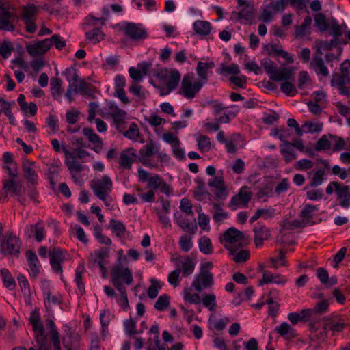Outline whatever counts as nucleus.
Returning <instances> with one entry per match:
<instances>
[{
    "label": "nucleus",
    "mask_w": 350,
    "mask_h": 350,
    "mask_svg": "<svg viewBox=\"0 0 350 350\" xmlns=\"http://www.w3.org/2000/svg\"><path fill=\"white\" fill-rule=\"evenodd\" d=\"M44 306L48 312L51 310L53 306L59 305L62 303V297L60 294L53 295L49 290L43 292Z\"/></svg>",
    "instance_id": "c756f323"
},
{
    "label": "nucleus",
    "mask_w": 350,
    "mask_h": 350,
    "mask_svg": "<svg viewBox=\"0 0 350 350\" xmlns=\"http://www.w3.org/2000/svg\"><path fill=\"white\" fill-rule=\"evenodd\" d=\"M62 81L60 79L57 77H53L51 80L50 85H51V92L53 98L57 100L60 101L62 94Z\"/></svg>",
    "instance_id": "a19ab883"
},
{
    "label": "nucleus",
    "mask_w": 350,
    "mask_h": 350,
    "mask_svg": "<svg viewBox=\"0 0 350 350\" xmlns=\"http://www.w3.org/2000/svg\"><path fill=\"white\" fill-rule=\"evenodd\" d=\"M224 247L228 250L231 255L234 256L233 260L237 263H241L247 261L250 258V252L246 250H242L237 252V248L233 245H227L224 244Z\"/></svg>",
    "instance_id": "473e14b6"
},
{
    "label": "nucleus",
    "mask_w": 350,
    "mask_h": 350,
    "mask_svg": "<svg viewBox=\"0 0 350 350\" xmlns=\"http://www.w3.org/2000/svg\"><path fill=\"white\" fill-rule=\"evenodd\" d=\"M198 148L202 152H208L211 148L210 138L206 135H200L197 138Z\"/></svg>",
    "instance_id": "864d4df0"
},
{
    "label": "nucleus",
    "mask_w": 350,
    "mask_h": 350,
    "mask_svg": "<svg viewBox=\"0 0 350 350\" xmlns=\"http://www.w3.org/2000/svg\"><path fill=\"white\" fill-rule=\"evenodd\" d=\"M314 21L316 26L320 29L321 31H327L328 28L327 23L325 18V16L323 14L319 13L317 14L314 17Z\"/></svg>",
    "instance_id": "774afa93"
},
{
    "label": "nucleus",
    "mask_w": 350,
    "mask_h": 350,
    "mask_svg": "<svg viewBox=\"0 0 350 350\" xmlns=\"http://www.w3.org/2000/svg\"><path fill=\"white\" fill-rule=\"evenodd\" d=\"M254 242L257 247H261L263 242L267 240L271 235L270 230L265 225L257 223L254 228Z\"/></svg>",
    "instance_id": "b1692460"
},
{
    "label": "nucleus",
    "mask_w": 350,
    "mask_h": 350,
    "mask_svg": "<svg viewBox=\"0 0 350 350\" xmlns=\"http://www.w3.org/2000/svg\"><path fill=\"white\" fill-rule=\"evenodd\" d=\"M46 325L49 329V334L51 336V342L53 345V350H61L59 334L56 328L55 324L52 319H46Z\"/></svg>",
    "instance_id": "f704fd0d"
},
{
    "label": "nucleus",
    "mask_w": 350,
    "mask_h": 350,
    "mask_svg": "<svg viewBox=\"0 0 350 350\" xmlns=\"http://www.w3.org/2000/svg\"><path fill=\"white\" fill-rule=\"evenodd\" d=\"M10 179L3 180V187L0 191V194L3 198H7V194L11 193L16 196H20L22 183L21 181L16 180V178L10 177Z\"/></svg>",
    "instance_id": "6ab92c4d"
},
{
    "label": "nucleus",
    "mask_w": 350,
    "mask_h": 350,
    "mask_svg": "<svg viewBox=\"0 0 350 350\" xmlns=\"http://www.w3.org/2000/svg\"><path fill=\"white\" fill-rule=\"evenodd\" d=\"M214 66V64L213 62L207 63L203 62H199L197 64L196 67V72L198 77L200 78L198 80L199 82H201L204 85L206 84L208 82V70L210 68H212Z\"/></svg>",
    "instance_id": "c9c22d12"
},
{
    "label": "nucleus",
    "mask_w": 350,
    "mask_h": 350,
    "mask_svg": "<svg viewBox=\"0 0 350 350\" xmlns=\"http://www.w3.org/2000/svg\"><path fill=\"white\" fill-rule=\"evenodd\" d=\"M181 78V75L177 70H172L166 81V91L161 93V95H165L174 90L178 85Z\"/></svg>",
    "instance_id": "c85d7f7f"
},
{
    "label": "nucleus",
    "mask_w": 350,
    "mask_h": 350,
    "mask_svg": "<svg viewBox=\"0 0 350 350\" xmlns=\"http://www.w3.org/2000/svg\"><path fill=\"white\" fill-rule=\"evenodd\" d=\"M90 187L94 195L103 201L106 206H109L106 200L113 187V183L111 178L108 176L104 175L100 180H93L91 182Z\"/></svg>",
    "instance_id": "20e7f679"
},
{
    "label": "nucleus",
    "mask_w": 350,
    "mask_h": 350,
    "mask_svg": "<svg viewBox=\"0 0 350 350\" xmlns=\"http://www.w3.org/2000/svg\"><path fill=\"white\" fill-rule=\"evenodd\" d=\"M325 171L323 169H319L314 173V176L310 182L311 187H318L321 185L324 181Z\"/></svg>",
    "instance_id": "680f3d73"
},
{
    "label": "nucleus",
    "mask_w": 350,
    "mask_h": 350,
    "mask_svg": "<svg viewBox=\"0 0 350 350\" xmlns=\"http://www.w3.org/2000/svg\"><path fill=\"white\" fill-rule=\"evenodd\" d=\"M34 165L33 162L25 160L23 162V170L24 172V178L27 180L28 183L34 185L37 183L38 176L35 172L32 166Z\"/></svg>",
    "instance_id": "2f4dec72"
},
{
    "label": "nucleus",
    "mask_w": 350,
    "mask_h": 350,
    "mask_svg": "<svg viewBox=\"0 0 350 350\" xmlns=\"http://www.w3.org/2000/svg\"><path fill=\"white\" fill-rule=\"evenodd\" d=\"M267 52L269 55L282 56L287 60L288 63L293 62V58L289 56L288 53L281 48H278L275 45L267 46Z\"/></svg>",
    "instance_id": "a18cd8bd"
},
{
    "label": "nucleus",
    "mask_w": 350,
    "mask_h": 350,
    "mask_svg": "<svg viewBox=\"0 0 350 350\" xmlns=\"http://www.w3.org/2000/svg\"><path fill=\"white\" fill-rule=\"evenodd\" d=\"M204 85L196 80L193 75H184L179 94L187 99L191 100L200 92Z\"/></svg>",
    "instance_id": "7ed1b4c3"
},
{
    "label": "nucleus",
    "mask_w": 350,
    "mask_h": 350,
    "mask_svg": "<svg viewBox=\"0 0 350 350\" xmlns=\"http://www.w3.org/2000/svg\"><path fill=\"white\" fill-rule=\"evenodd\" d=\"M79 335L77 333H69L63 339V345L68 350H77L79 345Z\"/></svg>",
    "instance_id": "4c0bfd02"
},
{
    "label": "nucleus",
    "mask_w": 350,
    "mask_h": 350,
    "mask_svg": "<svg viewBox=\"0 0 350 350\" xmlns=\"http://www.w3.org/2000/svg\"><path fill=\"white\" fill-rule=\"evenodd\" d=\"M275 332L286 340H291L297 336L295 329L286 322H282L280 325L275 327Z\"/></svg>",
    "instance_id": "72a5a7b5"
},
{
    "label": "nucleus",
    "mask_w": 350,
    "mask_h": 350,
    "mask_svg": "<svg viewBox=\"0 0 350 350\" xmlns=\"http://www.w3.org/2000/svg\"><path fill=\"white\" fill-rule=\"evenodd\" d=\"M64 75L69 83L65 96L71 103L73 100L72 94L81 93L83 95H92L91 85L81 79L77 75V69L73 67L67 68Z\"/></svg>",
    "instance_id": "f257e3e1"
},
{
    "label": "nucleus",
    "mask_w": 350,
    "mask_h": 350,
    "mask_svg": "<svg viewBox=\"0 0 350 350\" xmlns=\"http://www.w3.org/2000/svg\"><path fill=\"white\" fill-rule=\"evenodd\" d=\"M183 276L187 277L194 271L196 262L192 258L187 256L184 260L180 261Z\"/></svg>",
    "instance_id": "c03bdc74"
},
{
    "label": "nucleus",
    "mask_w": 350,
    "mask_h": 350,
    "mask_svg": "<svg viewBox=\"0 0 350 350\" xmlns=\"http://www.w3.org/2000/svg\"><path fill=\"white\" fill-rule=\"evenodd\" d=\"M83 133L85 136H86L89 141L92 142L94 145L100 149L103 147V142L100 137L94 133V130L91 128H84L83 129Z\"/></svg>",
    "instance_id": "49530a36"
},
{
    "label": "nucleus",
    "mask_w": 350,
    "mask_h": 350,
    "mask_svg": "<svg viewBox=\"0 0 350 350\" xmlns=\"http://www.w3.org/2000/svg\"><path fill=\"white\" fill-rule=\"evenodd\" d=\"M208 185L211 188H215L214 194L216 200L224 201L226 199L229 192L225 185L222 174L209 179Z\"/></svg>",
    "instance_id": "1a4fd4ad"
},
{
    "label": "nucleus",
    "mask_w": 350,
    "mask_h": 350,
    "mask_svg": "<svg viewBox=\"0 0 350 350\" xmlns=\"http://www.w3.org/2000/svg\"><path fill=\"white\" fill-rule=\"evenodd\" d=\"M337 198L340 200V206L345 208H349L350 206V187L343 185L340 190H337Z\"/></svg>",
    "instance_id": "ea45409f"
},
{
    "label": "nucleus",
    "mask_w": 350,
    "mask_h": 350,
    "mask_svg": "<svg viewBox=\"0 0 350 350\" xmlns=\"http://www.w3.org/2000/svg\"><path fill=\"white\" fill-rule=\"evenodd\" d=\"M17 19L14 9L0 5V30L14 31Z\"/></svg>",
    "instance_id": "6e6552de"
},
{
    "label": "nucleus",
    "mask_w": 350,
    "mask_h": 350,
    "mask_svg": "<svg viewBox=\"0 0 350 350\" xmlns=\"http://www.w3.org/2000/svg\"><path fill=\"white\" fill-rule=\"evenodd\" d=\"M3 162L4 163H10L9 166H4V169L7 170L9 176L18 178V166L14 160L13 154L10 152H5L3 154Z\"/></svg>",
    "instance_id": "cd10ccee"
},
{
    "label": "nucleus",
    "mask_w": 350,
    "mask_h": 350,
    "mask_svg": "<svg viewBox=\"0 0 350 350\" xmlns=\"http://www.w3.org/2000/svg\"><path fill=\"white\" fill-rule=\"evenodd\" d=\"M51 46L52 42L51 39L46 38L35 44L27 45L26 49L30 55L36 57L46 53Z\"/></svg>",
    "instance_id": "aec40b11"
},
{
    "label": "nucleus",
    "mask_w": 350,
    "mask_h": 350,
    "mask_svg": "<svg viewBox=\"0 0 350 350\" xmlns=\"http://www.w3.org/2000/svg\"><path fill=\"white\" fill-rule=\"evenodd\" d=\"M124 327L126 334L129 336H133L142 332V330L137 331L136 329V321L131 318L124 321Z\"/></svg>",
    "instance_id": "5fc2aeb1"
},
{
    "label": "nucleus",
    "mask_w": 350,
    "mask_h": 350,
    "mask_svg": "<svg viewBox=\"0 0 350 350\" xmlns=\"http://www.w3.org/2000/svg\"><path fill=\"white\" fill-rule=\"evenodd\" d=\"M291 81H286L280 85L281 90L287 96H294L297 92L296 87Z\"/></svg>",
    "instance_id": "0e129e2a"
},
{
    "label": "nucleus",
    "mask_w": 350,
    "mask_h": 350,
    "mask_svg": "<svg viewBox=\"0 0 350 350\" xmlns=\"http://www.w3.org/2000/svg\"><path fill=\"white\" fill-rule=\"evenodd\" d=\"M62 152L65 156V165L70 170H83V166L77 161V159H84L90 156V153L84 148H75L72 151L66 147H62Z\"/></svg>",
    "instance_id": "39448f33"
},
{
    "label": "nucleus",
    "mask_w": 350,
    "mask_h": 350,
    "mask_svg": "<svg viewBox=\"0 0 350 350\" xmlns=\"http://www.w3.org/2000/svg\"><path fill=\"white\" fill-rule=\"evenodd\" d=\"M34 238L38 242H41L46 237V231L43 221L42 220H39L36 224H34Z\"/></svg>",
    "instance_id": "4d7b16f0"
},
{
    "label": "nucleus",
    "mask_w": 350,
    "mask_h": 350,
    "mask_svg": "<svg viewBox=\"0 0 350 350\" xmlns=\"http://www.w3.org/2000/svg\"><path fill=\"white\" fill-rule=\"evenodd\" d=\"M262 271V278L259 282V285L262 286L265 284L274 283L277 284H285L287 282V279L282 275L275 273L273 274L271 271L267 270Z\"/></svg>",
    "instance_id": "a878e982"
},
{
    "label": "nucleus",
    "mask_w": 350,
    "mask_h": 350,
    "mask_svg": "<svg viewBox=\"0 0 350 350\" xmlns=\"http://www.w3.org/2000/svg\"><path fill=\"white\" fill-rule=\"evenodd\" d=\"M306 222L305 221H301L298 219H295L293 221H290L286 219L284 221L282 224L283 229L293 230L298 228H304L306 226Z\"/></svg>",
    "instance_id": "6e6d98bb"
},
{
    "label": "nucleus",
    "mask_w": 350,
    "mask_h": 350,
    "mask_svg": "<svg viewBox=\"0 0 350 350\" xmlns=\"http://www.w3.org/2000/svg\"><path fill=\"white\" fill-rule=\"evenodd\" d=\"M21 241L12 232L7 235L0 242V252L4 256L12 255L18 256L20 254Z\"/></svg>",
    "instance_id": "0eeeda50"
},
{
    "label": "nucleus",
    "mask_w": 350,
    "mask_h": 350,
    "mask_svg": "<svg viewBox=\"0 0 350 350\" xmlns=\"http://www.w3.org/2000/svg\"><path fill=\"white\" fill-rule=\"evenodd\" d=\"M202 301V304L210 311L213 312L215 310L216 296L214 294L206 295L203 297Z\"/></svg>",
    "instance_id": "052dcab7"
},
{
    "label": "nucleus",
    "mask_w": 350,
    "mask_h": 350,
    "mask_svg": "<svg viewBox=\"0 0 350 350\" xmlns=\"http://www.w3.org/2000/svg\"><path fill=\"white\" fill-rule=\"evenodd\" d=\"M26 258L29 265V272L31 276L36 278L40 272V265L38 258L35 252L32 250L26 252Z\"/></svg>",
    "instance_id": "bb28decb"
},
{
    "label": "nucleus",
    "mask_w": 350,
    "mask_h": 350,
    "mask_svg": "<svg viewBox=\"0 0 350 350\" xmlns=\"http://www.w3.org/2000/svg\"><path fill=\"white\" fill-rule=\"evenodd\" d=\"M280 147V152L286 163H290L297 158L296 154L293 148L290 146L289 142H284V143L281 144Z\"/></svg>",
    "instance_id": "79ce46f5"
},
{
    "label": "nucleus",
    "mask_w": 350,
    "mask_h": 350,
    "mask_svg": "<svg viewBox=\"0 0 350 350\" xmlns=\"http://www.w3.org/2000/svg\"><path fill=\"white\" fill-rule=\"evenodd\" d=\"M322 55L321 49H317L313 54L310 65L319 77H327L329 76V72L325 64Z\"/></svg>",
    "instance_id": "dca6fc26"
},
{
    "label": "nucleus",
    "mask_w": 350,
    "mask_h": 350,
    "mask_svg": "<svg viewBox=\"0 0 350 350\" xmlns=\"http://www.w3.org/2000/svg\"><path fill=\"white\" fill-rule=\"evenodd\" d=\"M140 135L137 125L133 122L130 124L129 129L124 132V135L131 139L137 140Z\"/></svg>",
    "instance_id": "69168bd1"
},
{
    "label": "nucleus",
    "mask_w": 350,
    "mask_h": 350,
    "mask_svg": "<svg viewBox=\"0 0 350 350\" xmlns=\"http://www.w3.org/2000/svg\"><path fill=\"white\" fill-rule=\"evenodd\" d=\"M119 263L114 265L111 269V282L118 290L126 289L124 283L130 285L133 282L132 273L128 267H124L120 259H118Z\"/></svg>",
    "instance_id": "f03ea898"
},
{
    "label": "nucleus",
    "mask_w": 350,
    "mask_h": 350,
    "mask_svg": "<svg viewBox=\"0 0 350 350\" xmlns=\"http://www.w3.org/2000/svg\"><path fill=\"white\" fill-rule=\"evenodd\" d=\"M254 10L253 6L247 5L239 12L233 11L231 13V19L250 25L254 20Z\"/></svg>",
    "instance_id": "a211bd4d"
},
{
    "label": "nucleus",
    "mask_w": 350,
    "mask_h": 350,
    "mask_svg": "<svg viewBox=\"0 0 350 350\" xmlns=\"http://www.w3.org/2000/svg\"><path fill=\"white\" fill-rule=\"evenodd\" d=\"M50 264L52 269L57 273H62V264L66 258L67 252L59 247H55L49 254Z\"/></svg>",
    "instance_id": "4468645a"
},
{
    "label": "nucleus",
    "mask_w": 350,
    "mask_h": 350,
    "mask_svg": "<svg viewBox=\"0 0 350 350\" xmlns=\"http://www.w3.org/2000/svg\"><path fill=\"white\" fill-rule=\"evenodd\" d=\"M193 29L197 34L206 36L211 31V25L208 21L198 20L193 23Z\"/></svg>",
    "instance_id": "58836bf2"
},
{
    "label": "nucleus",
    "mask_w": 350,
    "mask_h": 350,
    "mask_svg": "<svg viewBox=\"0 0 350 350\" xmlns=\"http://www.w3.org/2000/svg\"><path fill=\"white\" fill-rule=\"evenodd\" d=\"M332 142H330L325 135L321 137L317 142L315 149L317 151L325 150L330 149Z\"/></svg>",
    "instance_id": "338daca9"
},
{
    "label": "nucleus",
    "mask_w": 350,
    "mask_h": 350,
    "mask_svg": "<svg viewBox=\"0 0 350 350\" xmlns=\"http://www.w3.org/2000/svg\"><path fill=\"white\" fill-rule=\"evenodd\" d=\"M174 217L176 224L184 231L192 234L196 232L197 229V224L195 219H193L192 221H189L187 218L183 217V215L179 212L175 213Z\"/></svg>",
    "instance_id": "393cba45"
},
{
    "label": "nucleus",
    "mask_w": 350,
    "mask_h": 350,
    "mask_svg": "<svg viewBox=\"0 0 350 350\" xmlns=\"http://www.w3.org/2000/svg\"><path fill=\"white\" fill-rule=\"evenodd\" d=\"M154 144L152 141L148 142L142 148L139 150L137 162L141 163L143 165L154 168L157 167L156 163H153L150 160V157L156 154Z\"/></svg>",
    "instance_id": "9d476101"
},
{
    "label": "nucleus",
    "mask_w": 350,
    "mask_h": 350,
    "mask_svg": "<svg viewBox=\"0 0 350 350\" xmlns=\"http://www.w3.org/2000/svg\"><path fill=\"white\" fill-rule=\"evenodd\" d=\"M38 13V9L34 4H29L21 8L20 18L25 25V31L33 33L37 30L36 21Z\"/></svg>",
    "instance_id": "423d86ee"
},
{
    "label": "nucleus",
    "mask_w": 350,
    "mask_h": 350,
    "mask_svg": "<svg viewBox=\"0 0 350 350\" xmlns=\"http://www.w3.org/2000/svg\"><path fill=\"white\" fill-rule=\"evenodd\" d=\"M252 198V193L245 189L241 188L238 194L232 197L230 205H246L250 201Z\"/></svg>",
    "instance_id": "7c9ffc66"
},
{
    "label": "nucleus",
    "mask_w": 350,
    "mask_h": 350,
    "mask_svg": "<svg viewBox=\"0 0 350 350\" xmlns=\"http://www.w3.org/2000/svg\"><path fill=\"white\" fill-rule=\"evenodd\" d=\"M29 321L32 326L36 342L45 340L46 336L44 334V326L40 320V314L37 310H35L31 312Z\"/></svg>",
    "instance_id": "2eb2a0df"
},
{
    "label": "nucleus",
    "mask_w": 350,
    "mask_h": 350,
    "mask_svg": "<svg viewBox=\"0 0 350 350\" xmlns=\"http://www.w3.org/2000/svg\"><path fill=\"white\" fill-rule=\"evenodd\" d=\"M199 248L201 252L204 254H211L213 252L211 239L206 237H202L199 240Z\"/></svg>",
    "instance_id": "603ef678"
},
{
    "label": "nucleus",
    "mask_w": 350,
    "mask_h": 350,
    "mask_svg": "<svg viewBox=\"0 0 350 350\" xmlns=\"http://www.w3.org/2000/svg\"><path fill=\"white\" fill-rule=\"evenodd\" d=\"M124 31L125 34L133 40H144L148 37L146 29L140 24L127 23L124 27Z\"/></svg>",
    "instance_id": "f3484780"
},
{
    "label": "nucleus",
    "mask_w": 350,
    "mask_h": 350,
    "mask_svg": "<svg viewBox=\"0 0 350 350\" xmlns=\"http://www.w3.org/2000/svg\"><path fill=\"white\" fill-rule=\"evenodd\" d=\"M114 107L115 111L111 113V116L113 117V122L116 124L117 128H118L124 122L126 112L118 107Z\"/></svg>",
    "instance_id": "13d9d810"
},
{
    "label": "nucleus",
    "mask_w": 350,
    "mask_h": 350,
    "mask_svg": "<svg viewBox=\"0 0 350 350\" xmlns=\"http://www.w3.org/2000/svg\"><path fill=\"white\" fill-rule=\"evenodd\" d=\"M137 155L133 148H127L124 150L120 156V167L125 170H130L133 162L136 160Z\"/></svg>",
    "instance_id": "4be33fe9"
},
{
    "label": "nucleus",
    "mask_w": 350,
    "mask_h": 350,
    "mask_svg": "<svg viewBox=\"0 0 350 350\" xmlns=\"http://www.w3.org/2000/svg\"><path fill=\"white\" fill-rule=\"evenodd\" d=\"M1 275L3 278L4 286L10 289H13L15 286V282L10 271L3 268L0 270Z\"/></svg>",
    "instance_id": "8fccbe9b"
},
{
    "label": "nucleus",
    "mask_w": 350,
    "mask_h": 350,
    "mask_svg": "<svg viewBox=\"0 0 350 350\" xmlns=\"http://www.w3.org/2000/svg\"><path fill=\"white\" fill-rule=\"evenodd\" d=\"M318 210V207L312 204H306L300 213V217L305 219V221L306 222V225L308 224H313V222H311L310 220L313 218L314 212Z\"/></svg>",
    "instance_id": "37998d69"
},
{
    "label": "nucleus",
    "mask_w": 350,
    "mask_h": 350,
    "mask_svg": "<svg viewBox=\"0 0 350 350\" xmlns=\"http://www.w3.org/2000/svg\"><path fill=\"white\" fill-rule=\"evenodd\" d=\"M150 282L151 285L148 289V295L150 299H154L158 295L159 290L162 287V284L155 279H151Z\"/></svg>",
    "instance_id": "bf43d9fd"
},
{
    "label": "nucleus",
    "mask_w": 350,
    "mask_h": 350,
    "mask_svg": "<svg viewBox=\"0 0 350 350\" xmlns=\"http://www.w3.org/2000/svg\"><path fill=\"white\" fill-rule=\"evenodd\" d=\"M109 250L107 247H102L99 250L95 252L94 262L97 265L105 264L104 260L108 258Z\"/></svg>",
    "instance_id": "e2e57ef3"
},
{
    "label": "nucleus",
    "mask_w": 350,
    "mask_h": 350,
    "mask_svg": "<svg viewBox=\"0 0 350 350\" xmlns=\"http://www.w3.org/2000/svg\"><path fill=\"white\" fill-rule=\"evenodd\" d=\"M243 238L244 234L242 232L235 228H230L220 237V241L224 245H232V244L243 240Z\"/></svg>",
    "instance_id": "412c9836"
},
{
    "label": "nucleus",
    "mask_w": 350,
    "mask_h": 350,
    "mask_svg": "<svg viewBox=\"0 0 350 350\" xmlns=\"http://www.w3.org/2000/svg\"><path fill=\"white\" fill-rule=\"evenodd\" d=\"M213 284V278L212 273L208 270L202 268L199 274H198L193 282L192 286L198 292H201L203 289L211 287Z\"/></svg>",
    "instance_id": "9b49d317"
},
{
    "label": "nucleus",
    "mask_w": 350,
    "mask_h": 350,
    "mask_svg": "<svg viewBox=\"0 0 350 350\" xmlns=\"http://www.w3.org/2000/svg\"><path fill=\"white\" fill-rule=\"evenodd\" d=\"M217 72L224 76H226L228 74L237 75L240 72V69L239 66L235 64L230 66H226L225 64H221L217 70Z\"/></svg>",
    "instance_id": "3c124183"
},
{
    "label": "nucleus",
    "mask_w": 350,
    "mask_h": 350,
    "mask_svg": "<svg viewBox=\"0 0 350 350\" xmlns=\"http://www.w3.org/2000/svg\"><path fill=\"white\" fill-rule=\"evenodd\" d=\"M109 228L118 237H123L125 235L126 227L120 221L111 219L109 222Z\"/></svg>",
    "instance_id": "de8ad7c7"
},
{
    "label": "nucleus",
    "mask_w": 350,
    "mask_h": 350,
    "mask_svg": "<svg viewBox=\"0 0 350 350\" xmlns=\"http://www.w3.org/2000/svg\"><path fill=\"white\" fill-rule=\"evenodd\" d=\"M92 27L93 29L92 30L85 32V37L86 41L93 44H96L99 43L101 40H103L105 35L101 30L100 27Z\"/></svg>",
    "instance_id": "e433bc0d"
},
{
    "label": "nucleus",
    "mask_w": 350,
    "mask_h": 350,
    "mask_svg": "<svg viewBox=\"0 0 350 350\" xmlns=\"http://www.w3.org/2000/svg\"><path fill=\"white\" fill-rule=\"evenodd\" d=\"M17 280L23 293L25 301L29 300L31 297V290L27 279L23 275L20 274Z\"/></svg>",
    "instance_id": "09e8293b"
},
{
    "label": "nucleus",
    "mask_w": 350,
    "mask_h": 350,
    "mask_svg": "<svg viewBox=\"0 0 350 350\" xmlns=\"http://www.w3.org/2000/svg\"><path fill=\"white\" fill-rule=\"evenodd\" d=\"M325 329L332 332V335L336 332H340L345 327L346 323L344 318L338 314H332L323 318Z\"/></svg>",
    "instance_id": "ddd939ff"
},
{
    "label": "nucleus",
    "mask_w": 350,
    "mask_h": 350,
    "mask_svg": "<svg viewBox=\"0 0 350 350\" xmlns=\"http://www.w3.org/2000/svg\"><path fill=\"white\" fill-rule=\"evenodd\" d=\"M330 85L336 88L340 94L350 97V76H340L339 73H333Z\"/></svg>",
    "instance_id": "f8f14e48"
},
{
    "label": "nucleus",
    "mask_w": 350,
    "mask_h": 350,
    "mask_svg": "<svg viewBox=\"0 0 350 350\" xmlns=\"http://www.w3.org/2000/svg\"><path fill=\"white\" fill-rule=\"evenodd\" d=\"M295 77V70L293 68L286 67L282 69L276 68L271 75L270 79L275 81H294Z\"/></svg>",
    "instance_id": "5701e85b"
}]
</instances>
